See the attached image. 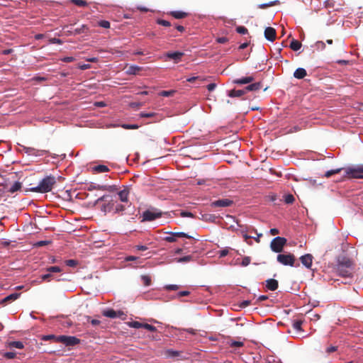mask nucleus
<instances>
[{"label":"nucleus","instance_id":"f257e3e1","mask_svg":"<svg viewBox=\"0 0 363 363\" xmlns=\"http://www.w3.org/2000/svg\"><path fill=\"white\" fill-rule=\"evenodd\" d=\"M353 271V263L349 258L344 257L338 259L337 272L340 276L351 279L352 278Z\"/></svg>","mask_w":363,"mask_h":363},{"label":"nucleus","instance_id":"f03ea898","mask_svg":"<svg viewBox=\"0 0 363 363\" xmlns=\"http://www.w3.org/2000/svg\"><path fill=\"white\" fill-rule=\"evenodd\" d=\"M55 183L56 179L55 177L48 176L43 179L37 186L31 188L30 190L33 192L47 193L52 190Z\"/></svg>","mask_w":363,"mask_h":363},{"label":"nucleus","instance_id":"7ed1b4c3","mask_svg":"<svg viewBox=\"0 0 363 363\" xmlns=\"http://www.w3.org/2000/svg\"><path fill=\"white\" fill-rule=\"evenodd\" d=\"M262 88L260 82L252 83L245 88V89L230 90L228 93L230 97H240L244 95L247 91H253L259 90Z\"/></svg>","mask_w":363,"mask_h":363},{"label":"nucleus","instance_id":"20e7f679","mask_svg":"<svg viewBox=\"0 0 363 363\" xmlns=\"http://www.w3.org/2000/svg\"><path fill=\"white\" fill-rule=\"evenodd\" d=\"M163 213L157 208L145 211L142 215V222L152 221L162 217Z\"/></svg>","mask_w":363,"mask_h":363},{"label":"nucleus","instance_id":"39448f33","mask_svg":"<svg viewBox=\"0 0 363 363\" xmlns=\"http://www.w3.org/2000/svg\"><path fill=\"white\" fill-rule=\"evenodd\" d=\"M286 243V240L282 237H276L274 238L271 243V250L274 252H281L283 250L284 245Z\"/></svg>","mask_w":363,"mask_h":363},{"label":"nucleus","instance_id":"423d86ee","mask_svg":"<svg viewBox=\"0 0 363 363\" xmlns=\"http://www.w3.org/2000/svg\"><path fill=\"white\" fill-rule=\"evenodd\" d=\"M345 172L351 178L363 179V164L348 167L346 169Z\"/></svg>","mask_w":363,"mask_h":363},{"label":"nucleus","instance_id":"0eeeda50","mask_svg":"<svg viewBox=\"0 0 363 363\" xmlns=\"http://www.w3.org/2000/svg\"><path fill=\"white\" fill-rule=\"evenodd\" d=\"M277 262L283 265L294 266L295 257L294 255L289 254H279L277 257Z\"/></svg>","mask_w":363,"mask_h":363},{"label":"nucleus","instance_id":"6e6552de","mask_svg":"<svg viewBox=\"0 0 363 363\" xmlns=\"http://www.w3.org/2000/svg\"><path fill=\"white\" fill-rule=\"evenodd\" d=\"M57 342H62L66 346H74L79 343L80 340L74 336L60 335Z\"/></svg>","mask_w":363,"mask_h":363},{"label":"nucleus","instance_id":"1a4fd4ad","mask_svg":"<svg viewBox=\"0 0 363 363\" xmlns=\"http://www.w3.org/2000/svg\"><path fill=\"white\" fill-rule=\"evenodd\" d=\"M115 213H128L129 215H133L135 213V207L133 206L130 203L128 205L116 203L114 208Z\"/></svg>","mask_w":363,"mask_h":363},{"label":"nucleus","instance_id":"9d476101","mask_svg":"<svg viewBox=\"0 0 363 363\" xmlns=\"http://www.w3.org/2000/svg\"><path fill=\"white\" fill-rule=\"evenodd\" d=\"M88 189L91 190H101L113 192L116 190V187L114 185H101L95 183H91Z\"/></svg>","mask_w":363,"mask_h":363},{"label":"nucleus","instance_id":"9b49d317","mask_svg":"<svg viewBox=\"0 0 363 363\" xmlns=\"http://www.w3.org/2000/svg\"><path fill=\"white\" fill-rule=\"evenodd\" d=\"M169 234L168 236L164 238V240L169 242H174L177 241L178 238H191V237L186 234L185 233L179 232V233H167Z\"/></svg>","mask_w":363,"mask_h":363},{"label":"nucleus","instance_id":"f8f14e48","mask_svg":"<svg viewBox=\"0 0 363 363\" xmlns=\"http://www.w3.org/2000/svg\"><path fill=\"white\" fill-rule=\"evenodd\" d=\"M49 152L45 150H38L34 147H30L26 150V155L32 157H43L48 155Z\"/></svg>","mask_w":363,"mask_h":363},{"label":"nucleus","instance_id":"ddd939ff","mask_svg":"<svg viewBox=\"0 0 363 363\" xmlns=\"http://www.w3.org/2000/svg\"><path fill=\"white\" fill-rule=\"evenodd\" d=\"M232 203L233 201L228 199H223L213 201L211 206L213 207H228L231 206Z\"/></svg>","mask_w":363,"mask_h":363},{"label":"nucleus","instance_id":"4468645a","mask_svg":"<svg viewBox=\"0 0 363 363\" xmlns=\"http://www.w3.org/2000/svg\"><path fill=\"white\" fill-rule=\"evenodd\" d=\"M313 256L311 254H306L300 257V260L303 266L311 269L313 263Z\"/></svg>","mask_w":363,"mask_h":363},{"label":"nucleus","instance_id":"2eb2a0df","mask_svg":"<svg viewBox=\"0 0 363 363\" xmlns=\"http://www.w3.org/2000/svg\"><path fill=\"white\" fill-rule=\"evenodd\" d=\"M264 37L269 41H274L276 38V30L272 27H267L264 30Z\"/></svg>","mask_w":363,"mask_h":363},{"label":"nucleus","instance_id":"dca6fc26","mask_svg":"<svg viewBox=\"0 0 363 363\" xmlns=\"http://www.w3.org/2000/svg\"><path fill=\"white\" fill-rule=\"evenodd\" d=\"M184 55V52H169L166 54V56L169 58L174 60L176 63L179 62L181 60V58Z\"/></svg>","mask_w":363,"mask_h":363},{"label":"nucleus","instance_id":"f3484780","mask_svg":"<svg viewBox=\"0 0 363 363\" xmlns=\"http://www.w3.org/2000/svg\"><path fill=\"white\" fill-rule=\"evenodd\" d=\"M123 313L121 311H116L113 309H107L103 311V315L106 317L111 318H116L123 315Z\"/></svg>","mask_w":363,"mask_h":363},{"label":"nucleus","instance_id":"a211bd4d","mask_svg":"<svg viewBox=\"0 0 363 363\" xmlns=\"http://www.w3.org/2000/svg\"><path fill=\"white\" fill-rule=\"evenodd\" d=\"M118 194L122 202L128 203L129 195V189L128 188H124L123 190L120 191Z\"/></svg>","mask_w":363,"mask_h":363},{"label":"nucleus","instance_id":"6ab92c4d","mask_svg":"<svg viewBox=\"0 0 363 363\" xmlns=\"http://www.w3.org/2000/svg\"><path fill=\"white\" fill-rule=\"evenodd\" d=\"M20 296V294H18V293H13V294H10L9 296H7L6 297H5L4 298H3L1 301V304H6L8 303H10L13 301H15L16 300L18 296Z\"/></svg>","mask_w":363,"mask_h":363},{"label":"nucleus","instance_id":"aec40b11","mask_svg":"<svg viewBox=\"0 0 363 363\" xmlns=\"http://www.w3.org/2000/svg\"><path fill=\"white\" fill-rule=\"evenodd\" d=\"M266 287L270 291H275L278 288V281L274 279L266 281Z\"/></svg>","mask_w":363,"mask_h":363},{"label":"nucleus","instance_id":"412c9836","mask_svg":"<svg viewBox=\"0 0 363 363\" xmlns=\"http://www.w3.org/2000/svg\"><path fill=\"white\" fill-rule=\"evenodd\" d=\"M253 81L254 78L252 76H248L235 79L234 82L238 84H247L252 82Z\"/></svg>","mask_w":363,"mask_h":363},{"label":"nucleus","instance_id":"4be33fe9","mask_svg":"<svg viewBox=\"0 0 363 363\" xmlns=\"http://www.w3.org/2000/svg\"><path fill=\"white\" fill-rule=\"evenodd\" d=\"M307 73L305 69L298 68L294 73V77L296 79H303L306 76Z\"/></svg>","mask_w":363,"mask_h":363},{"label":"nucleus","instance_id":"5701e85b","mask_svg":"<svg viewBox=\"0 0 363 363\" xmlns=\"http://www.w3.org/2000/svg\"><path fill=\"white\" fill-rule=\"evenodd\" d=\"M142 69L143 68L137 65H130L127 69V73L129 74H136Z\"/></svg>","mask_w":363,"mask_h":363},{"label":"nucleus","instance_id":"b1692460","mask_svg":"<svg viewBox=\"0 0 363 363\" xmlns=\"http://www.w3.org/2000/svg\"><path fill=\"white\" fill-rule=\"evenodd\" d=\"M172 16L177 19L184 18L187 16V13L183 11H175L171 13Z\"/></svg>","mask_w":363,"mask_h":363},{"label":"nucleus","instance_id":"393cba45","mask_svg":"<svg viewBox=\"0 0 363 363\" xmlns=\"http://www.w3.org/2000/svg\"><path fill=\"white\" fill-rule=\"evenodd\" d=\"M290 48L291 50L297 51L301 48V43L297 40H293L290 43Z\"/></svg>","mask_w":363,"mask_h":363},{"label":"nucleus","instance_id":"a878e982","mask_svg":"<svg viewBox=\"0 0 363 363\" xmlns=\"http://www.w3.org/2000/svg\"><path fill=\"white\" fill-rule=\"evenodd\" d=\"M94 170L98 173L106 172L109 170L108 167L106 165L100 164L94 167Z\"/></svg>","mask_w":363,"mask_h":363},{"label":"nucleus","instance_id":"bb28decb","mask_svg":"<svg viewBox=\"0 0 363 363\" xmlns=\"http://www.w3.org/2000/svg\"><path fill=\"white\" fill-rule=\"evenodd\" d=\"M164 354L167 357H176L179 355V352L178 351L169 349L165 350Z\"/></svg>","mask_w":363,"mask_h":363},{"label":"nucleus","instance_id":"cd10ccee","mask_svg":"<svg viewBox=\"0 0 363 363\" xmlns=\"http://www.w3.org/2000/svg\"><path fill=\"white\" fill-rule=\"evenodd\" d=\"M21 188V184L18 182H16L11 186L9 191L11 193H14V192L18 191Z\"/></svg>","mask_w":363,"mask_h":363},{"label":"nucleus","instance_id":"c85d7f7f","mask_svg":"<svg viewBox=\"0 0 363 363\" xmlns=\"http://www.w3.org/2000/svg\"><path fill=\"white\" fill-rule=\"evenodd\" d=\"M10 347H15L18 349H23L24 345L22 342L21 341H13L9 342V344Z\"/></svg>","mask_w":363,"mask_h":363},{"label":"nucleus","instance_id":"c756f323","mask_svg":"<svg viewBox=\"0 0 363 363\" xmlns=\"http://www.w3.org/2000/svg\"><path fill=\"white\" fill-rule=\"evenodd\" d=\"M143 323H141L138 321H131L128 323V325L133 328H143Z\"/></svg>","mask_w":363,"mask_h":363},{"label":"nucleus","instance_id":"7c9ffc66","mask_svg":"<svg viewBox=\"0 0 363 363\" xmlns=\"http://www.w3.org/2000/svg\"><path fill=\"white\" fill-rule=\"evenodd\" d=\"M191 259H192V256H191V255H187V256H184V257H183L177 258V259H176V261H177V262H190Z\"/></svg>","mask_w":363,"mask_h":363},{"label":"nucleus","instance_id":"2f4dec72","mask_svg":"<svg viewBox=\"0 0 363 363\" xmlns=\"http://www.w3.org/2000/svg\"><path fill=\"white\" fill-rule=\"evenodd\" d=\"M57 337H58V336H55L54 335H48L43 336L42 340L44 341H48V340H53L55 342H58Z\"/></svg>","mask_w":363,"mask_h":363},{"label":"nucleus","instance_id":"473e14b6","mask_svg":"<svg viewBox=\"0 0 363 363\" xmlns=\"http://www.w3.org/2000/svg\"><path fill=\"white\" fill-rule=\"evenodd\" d=\"M47 271L50 273H58L62 271L61 268L57 266L50 267L47 269Z\"/></svg>","mask_w":363,"mask_h":363},{"label":"nucleus","instance_id":"72a5a7b5","mask_svg":"<svg viewBox=\"0 0 363 363\" xmlns=\"http://www.w3.org/2000/svg\"><path fill=\"white\" fill-rule=\"evenodd\" d=\"M279 3V1H270L269 3L268 4H260L259 5V8L260 9H266L267 7H269V6H272L274 5H276L277 4Z\"/></svg>","mask_w":363,"mask_h":363},{"label":"nucleus","instance_id":"f704fd0d","mask_svg":"<svg viewBox=\"0 0 363 363\" xmlns=\"http://www.w3.org/2000/svg\"><path fill=\"white\" fill-rule=\"evenodd\" d=\"M284 201L286 203H292L294 201V196L292 194H287L284 196Z\"/></svg>","mask_w":363,"mask_h":363},{"label":"nucleus","instance_id":"c9c22d12","mask_svg":"<svg viewBox=\"0 0 363 363\" xmlns=\"http://www.w3.org/2000/svg\"><path fill=\"white\" fill-rule=\"evenodd\" d=\"M143 328L151 332H155L157 330L155 326L147 323H143Z\"/></svg>","mask_w":363,"mask_h":363},{"label":"nucleus","instance_id":"e433bc0d","mask_svg":"<svg viewBox=\"0 0 363 363\" xmlns=\"http://www.w3.org/2000/svg\"><path fill=\"white\" fill-rule=\"evenodd\" d=\"M74 4L83 7L87 5V3L85 0H72Z\"/></svg>","mask_w":363,"mask_h":363},{"label":"nucleus","instance_id":"4c0bfd02","mask_svg":"<svg viewBox=\"0 0 363 363\" xmlns=\"http://www.w3.org/2000/svg\"><path fill=\"white\" fill-rule=\"evenodd\" d=\"M301 325L302 321L300 320H296L293 323V327L296 330H301Z\"/></svg>","mask_w":363,"mask_h":363},{"label":"nucleus","instance_id":"58836bf2","mask_svg":"<svg viewBox=\"0 0 363 363\" xmlns=\"http://www.w3.org/2000/svg\"><path fill=\"white\" fill-rule=\"evenodd\" d=\"M315 48H316L317 50H323L325 48V44L323 41H317L315 43Z\"/></svg>","mask_w":363,"mask_h":363},{"label":"nucleus","instance_id":"ea45409f","mask_svg":"<svg viewBox=\"0 0 363 363\" xmlns=\"http://www.w3.org/2000/svg\"><path fill=\"white\" fill-rule=\"evenodd\" d=\"M241 234H242V237L244 238L245 241L247 243H250L249 240H250V239H251V238H252V236H250V235H248L247 234V231H246V230H241Z\"/></svg>","mask_w":363,"mask_h":363},{"label":"nucleus","instance_id":"a19ab883","mask_svg":"<svg viewBox=\"0 0 363 363\" xmlns=\"http://www.w3.org/2000/svg\"><path fill=\"white\" fill-rule=\"evenodd\" d=\"M236 30L240 34L245 35V34L247 33V29L244 26L237 27Z\"/></svg>","mask_w":363,"mask_h":363},{"label":"nucleus","instance_id":"79ce46f5","mask_svg":"<svg viewBox=\"0 0 363 363\" xmlns=\"http://www.w3.org/2000/svg\"><path fill=\"white\" fill-rule=\"evenodd\" d=\"M174 91L170 90V91H162L160 94V96L168 97L172 96L174 94Z\"/></svg>","mask_w":363,"mask_h":363},{"label":"nucleus","instance_id":"37998d69","mask_svg":"<svg viewBox=\"0 0 363 363\" xmlns=\"http://www.w3.org/2000/svg\"><path fill=\"white\" fill-rule=\"evenodd\" d=\"M157 23L159 25H161V26H167V27L171 26L170 22H169L168 21H166V20H163V19H158L157 20Z\"/></svg>","mask_w":363,"mask_h":363},{"label":"nucleus","instance_id":"c03bdc74","mask_svg":"<svg viewBox=\"0 0 363 363\" xmlns=\"http://www.w3.org/2000/svg\"><path fill=\"white\" fill-rule=\"evenodd\" d=\"M142 280L143 281V283L145 286L150 285L151 279L148 276H142Z\"/></svg>","mask_w":363,"mask_h":363},{"label":"nucleus","instance_id":"a18cd8bd","mask_svg":"<svg viewBox=\"0 0 363 363\" xmlns=\"http://www.w3.org/2000/svg\"><path fill=\"white\" fill-rule=\"evenodd\" d=\"M99 25L104 28H110V23L107 21H101L99 23Z\"/></svg>","mask_w":363,"mask_h":363},{"label":"nucleus","instance_id":"49530a36","mask_svg":"<svg viewBox=\"0 0 363 363\" xmlns=\"http://www.w3.org/2000/svg\"><path fill=\"white\" fill-rule=\"evenodd\" d=\"M167 290H169V291H176L179 289V286L178 285H176V284H169V285H167L165 286L164 287Z\"/></svg>","mask_w":363,"mask_h":363},{"label":"nucleus","instance_id":"de8ad7c7","mask_svg":"<svg viewBox=\"0 0 363 363\" xmlns=\"http://www.w3.org/2000/svg\"><path fill=\"white\" fill-rule=\"evenodd\" d=\"M154 116H155V113L152 112H150V113L141 112L140 113V116L142 118H152Z\"/></svg>","mask_w":363,"mask_h":363},{"label":"nucleus","instance_id":"09e8293b","mask_svg":"<svg viewBox=\"0 0 363 363\" xmlns=\"http://www.w3.org/2000/svg\"><path fill=\"white\" fill-rule=\"evenodd\" d=\"M340 169H335V170H330V171H328L326 173H325V177H331L332 175L335 174H337L338 172H340Z\"/></svg>","mask_w":363,"mask_h":363},{"label":"nucleus","instance_id":"8fccbe9b","mask_svg":"<svg viewBox=\"0 0 363 363\" xmlns=\"http://www.w3.org/2000/svg\"><path fill=\"white\" fill-rule=\"evenodd\" d=\"M250 258L249 257H245L243 259H242V266L243 267H246L250 263Z\"/></svg>","mask_w":363,"mask_h":363},{"label":"nucleus","instance_id":"3c124183","mask_svg":"<svg viewBox=\"0 0 363 363\" xmlns=\"http://www.w3.org/2000/svg\"><path fill=\"white\" fill-rule=\"evenodd\" d=\"M16 352H7L4 354V357L7 359H13L16 357Z\"/></svg>","mask_w":363,"mask_h":363},{"label":"nucleus","instance_id":"603ef678","mask_svg":"<svg viewBox=\"0 0 363 363\" xmlns=\"http://www.w3.org/2000/svg\"><path fill=\"white\" fill-rule=\"evenodd\" d=\"M123 128H124L125 129H137L138 128V125L135 124H124L123 125Z\"/></svg>","mask_w":363,"mask_h":363},{"label":"nucleus","instance_id":"864d4df0","mask_svg":"<svg viewBox=\"0 0 363 363\" xmlns=\"http://www.w3.org/2000/svg\"><path fill=\"white\" fill-rule=\"evenodd\" d=\"M255 232L256 234H257V237L256 238H253L255 239V240L257 242H259L260 241V238L262 236V233H257V230L254 228L252 229L251 232Z\"/></svg>","mask_w":363,"mask_h":363},{"label":"nucleus","instance_id":"5fc2aeb1","mask_svg":"<svg viewBox=\"0 0 363 363\" xmlns=\"http://www.w3.org/2000/svg\"><path fill=\"white\" fill-rule=\"evenodd\" d=\"M181 216L182 217H189V218H194V214L191 212H188V211H182L181 213Z\"/></svg>","mask_w":363,"mask_h":363},{"label":"nucleus","instance_id":"6e6d98bb","mask_svg":"<svg viewBox=\"0 0 363 363\" xmlns=\"http://www.w3.org/2000/svg\"><path fill=\"white\" fill-rule=\"evenodd\" d=\"M228 254V249L225 248L219 252L220 257H224Z\"/></svg>","mask_w":363,"mask_h":363},{"label":"nucleus","instance_id":"4d7b16f0","mask_svg":"<svg viewBox=\"0 0 363 363\" xmlns=\"http://www.w3.org/2000/svg\"><path fill=\"white\" fill-rule=\"evenodd\" d=\"M135 248L137 250H141V251H145V250H147L148 249V247L145 245H137L135 246Z\"/></svg>","mask_w":363,"mask_h":363},{"label":"nucleus","instance_id":"13d9d810","mask_svg":"<svg viewBox=\"0 0 363 363\" xmlns=\"http://www.w3.org/2000/svg\"><path fill=\"white\" fill-rule=\"evenodd\" d=\"M66 264L69 267H74L77 264V262L74 259H68L66 261Z\"/></svg>","mask_w":363,"mask_h":363},{"label":"nucleus","instance_id":"bf43d9fd","mask_svg":"<svg viewBox=\"0 0 363 363\" xmlns=\"http://www.w3.org/2000/svg\"><path fill=\"white\" fill-rule=\"evenodd\" d=\"M79 67L82 70H85V69H89L91 67V66L89 64H79Z\"/></svg>","mask_w":363,"mask_h":363},{"label":"nucleus","instance_id":"052dcab7","mask_svg":"<svg viewBox=\"0 0 363 363\" xmlns=\"http://www.w3.org/2000/svg\"><path fill=\"white\" fill-rule=\"evenodd\" d=\"M242 345H243V343L242 342H239V341H234L231 343V346L236 347H242Z\"/></svg>","mask_w":363,"mask_h":363},{"label":"nucleus","instance_id":"680f3d73","mask_svg":"<svg viewBox=\"0 0 363 363\" xmlns=\"http://www.w3.org/2000/svg\"><path fill=\"white\" fill-rule=\"evenodd\" d=\"M62 61L65 62H72L74 61V58L73 57H65L62 59Z\"/></svg>","mask_w":363,"mask_h":363},{"label":"nucleus","instance_id":"e2e57ef3","mask_svg":"<svg viewBox=\"0 0 363 363\" xmlns=\"http://www.w3.org/2000/svg\"><path fill=\"white\" fill-rule=\"evenodd\" d=\"M216 87V84L215 83H211L207 86V89L209 91H213Z\"/></svg>","mask_w":363,"mask_h":363},{"label":"nucleus","instance_id":"0e129e2a","mask_svg":"<svg viewBox=\"0 0 363 363\" xmlns=\"http://www.w3.org/2000/svg\"><path fill=\"white\" fill-rule=\"evenodd\" d=\"M50 42H51L52 43H55V44H62V40H60V39H59V38H52V39L50 40Z\"/></svg>","mask_w":363,"mask_h":363},{"label":"nucleus","instance_id":"69168bd1","mask_svg":"<svg viewBox=\"0 0 363 363\" xmlns=\"http://www.w3.org/2000/svg\"><path fill=\"white\" fill-rule=\"evenodd\" d=\"M228 41L227 38L225 37H220L217 39V42L219 43H225Z\"/></svg>","mask_w":363,"mask_h":363},{"label":"nucleus","instance_id":"338daca9","mask_svg":"<svg viewBox=\"0 0 363 363\" xmlns=\"http://www.w3.org/2000/svg\"><path fill=\"white\" fill-rule=\"evenodd\" d=\"M189 294V292L188 291H180L178 293V296L179 297L186 296Z\"/></svg>","mask_w":363,"mask_h":363},{"label":"nucleus","instance_id":"774afa93","mask_svg":"<svg viewBox=\"0 0 363 363\" xmlns=\"http://www.w3.org/2000/svg\"><path fill=\"white\" fill-rule=\"evenodd\" d=\"M336 350H337V347H336L330 346V347L327 348L326 352L328 353H331V352H335Z\"/></svg>","mask_w":363,"mask_h":363}]
</instances>
